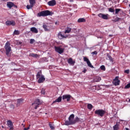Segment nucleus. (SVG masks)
Returning <instances> with one entry per match:
<instances>
[{"mask_svg":"<svg viewBox=\"0 0 130 130\" xmlns=\"http://www.w3.org/2000/svg\"><path fill=\"white\" fill-rule=\"evenodd\" d=\"M75 115L74 114H71L69 117V121L67 120L65 122V125L69 126L75 124L77 122H80V118L78 117L74 119Z\"/></svg>","mask_w":130,"mask_h":130,"instance_id":"obj_1","label":"nucleus"},{"mask_svg":"<svg viewBox=\"0 0 130 130\" xmlns=\"http://www.w3.org/2000/svg\"><path fill=\"white\" fill-rule=\"evenodd\" d=\"M53 13L49 10L42 11L38 14V17L51 16Z\"/></svg>","mask_w":130,"mask_h":130,"instance_id":"obj_2","label":"nucleus"},{"mask_svg":"<svg viewBox=\"0 0 130 130\" xmlns=\"http://www.w3.org/2000/svg\"><path fill=\"white\" fill-rule=\"evenodd\" d=\"M106 111L103 109H99L94 111V114L99 117H103Z\"/></svg>","mask_w":130,"mask_h":130,"instance_id":"obj_3","label":"nucleus"},{"mask_svg":"<svg viewBox=\"0 0 130 130\" xmlns=\"http://www.w3.org/2000/svg\"><path fill=\"white\" fill-rule=\"evenodd\" d=\"M10 45H11V44L9 42H7L6 43L5 48V49H6L7 55H9V53L11 51V47H10Z\"/></svg>","mask_w":130,"mask_h":130,"instance_id":"obj_4","label":"nucleus"},{"mask_svg":"<svg viewBox=\"0 0 130 130\" xmlns=\"http://www.w3.org/2000/svg\"><path fill=\"white\" fill-rule=\"evenodd\" d=\"M41 104L40 100L39 99H36V101L32 104V106H34L35 109L37 110Z\"/></svg>","mask_w":130,"mask_h":130,"instance_id":"obj_5","label":"nucleus"},{"mask_svg":"<svg viewBox=\"0 0 130 130\" xmlns=\"http://www.w3.org/2000/svg\"><path fill=\"white\" fill-rule=\"evenodd\" d=\"M55 50L56 51V52H58V53H59V54H61V53H63V52H64V49L59 46H55Z\"/></svg>","mask_w":130,"mask_h":130,"instance_id":"obj_6","label":"nucleus"},{"mask_svg":"<svg viewBox=\"0 0 130 130\" xmlns=\"http://www.w3.org/2000/svg\"><path fill=\"white\" fill-rule=\"evenodd\" d=\"M29 1L30 5H28L26 6V8L28 10L32 9L34 7V5L36 4V2L35 1V0H29Z\"/></svg>","mask_w":130,"mask_h":130,"instance_id":"obj_7","label":"nucleus"},{"mask_svg":"<svg viewBox=\"0 0 130 130\" xmlns=\"http://www.w3.org/2000/svg\"><path fill=\"white\" fill-rule=\"evenodd\" d=\"M84 61H85L86 63H87V66H88L89 68H91V69H93L94 68L93 66L92 65V64L91 63L90 60L88 58H87L86 57H84Z\"/></svg>","mask_w":130,"mask_h":130,"instance_id":"obj_8","label":"nucleus"},{"mask_svg":"<svg viewBox=\"0 0 130 130\" xmlns=\"http://www.w3.org/2000/svg\"><path fill=\"white\" fill-rule=\"evenodd\" d=\"M7 125L9 127L10 130H14L13 123L11 120H9L7 121Z\"/></svg>","mask_w":130,"mask_h":130,"instance_id":"obj_9","label":"nucleus"},{"mask_svg":"<svg viewBox=\"0 0 130 130\" xmlns=\"http://www.w3.org/2000/svg\"><path fill=\"white\" fill-rule=\"evenodd\" d=\"M39 80L38 81V82L39 83V84H41V83H44V82H45L46 79L44 77V75H41V77L38 78Z\"/></svg>","mask_w":130,"mask_h":130,"instance_id":"obj_10","label":"nucleus"},{"mask_svg":"<svg viewBox=\"0 0 130 130\" xmlns=\"http://www.w3.org/2000/svg\"><path fill=\"white\" fill-rule=\"evenodd\" d=\"M6 24L8 26H10V25L14 26L16 24V23H15V22L13 20H12V21L8 20L6 22Z\"/></svg>","mask_w":130,"mask_h":130,"instance_id":"obj_11","label":"nucleus"},{"mask_svg":"<svg viewBox=\"0 0 130 130\" xmlns=\"http://www.w3.org/2000/svg\"><path fill=\"white\" fill-rule=\"evenodd\" d=\"M24 100L23 99H20L17 100L16 107H19L22 104Z\"/></svg>","mask_w":130,"mask_h":130,"instance_id":"obj_12","label":"nucleus"},{"mask_svg":"<svg viewBox=\"0 0 130 130\" xmlns=\"http://www.w3.org/2000/svg\"><path fill=\"white\" fill-rule=\"evenodd\" d=\"M99 17L104 19H106L107 20L108 19V14L105 15V14H103L102 13H100L98 15Z\"/></svg>","mask_w":130,"mask_h":130,"instance_id":"obj_13","label":"nucleus"},{"mask_svg":"<svg viewBox=\"0 0 130 130\" xmlns=\"http://www.w3.org/2000/svg\"><path fill=\"white\" fill-rule=\"evenodd\" d=\"M47 4L49 6H54L56 5V2L55 0H52L47 3Z\"/></svg>","mask_w":130,"mask_h":130,"instance_id":"obj_14","label":"nucleus"},{"mask_svg":"<svg viewBox=\"0 0 130 130\" xmlns=\"http://www.w3.org/2000/svg\"><path fill=\"white\" fill-rule=\"evenodd\" d=\"M71 99V95H63L62 96L63 100H65L67 99V102H69L70 101V99Z\"/></svg>","mask_w":130,"mask_h":130,"instance_id":"obj_15","label":"nucleus"},{"mask_svg":"<svg viewBox=\"0 0 130 130\" xmlns=\"http://www.w3.org/2000/svg\"><path fill=\"white\" fill-rule=\"evenodd\" d=\"M7 7L10 8L11 9L13 7H16L14 4L11 2H9L7 3Z\"/></svg>","mask_w":130,"mask_h":130,"instance_id":"obj_16","label":"nucleus"},{"mask_svg":"<svg viewBox=\"0 0 130 130\" xmlns=\"http://www.w3.org/2000/svg\"><path fill=\"white\" fill-rule=\"evenodd\" d=\"M68 63H69V64H71V66H74V64L75 63V61H74L73 60V58H70L68 60Z\"/></svg>","mask_w":130,"mask_h":130,"instance_id":"obj_17","label":"nucleus"},{"mask_svg":"<svg viewBox=\"0 0 130 130\" xmlns=\"http://www.w3.org/2000/svg\"><path fill=\"white\" fill-rule=\"evenodd\" d=\"M58 37L59 39L61 40L63 38H67V36H64L63 35H62L61 32H59L58 34Z\"/></svg>","mask_w":130,"mask_h":130,"instance_id":"obj_18","label":"nucleus"},{"mask_svg":"<svg viewBox=\"0 0 130 130\" xmlns=\"http://www.w3.org/2000/svg\"><path fill=\"white\" fill-rule=\"evenodd\" d=\"M61 100H62V96H59L55 101H53V104H55L56 103H60L61 102Z\"/></svg>","mask_w":130,"mask_h":130,"instance_id":"obj_19","label":"nucleus"},{"mask_svg":"<svg viewBox=\"0 0 130 130\" xmlns=\"http://www.w3.org/2000/svg\"><path fill=\"white\" fill-rule=\"evenodd\" d=\"M107 59H109L110 61L113 62L114 61L113 59L109 54H107Z\"/></svg>","mask_w":130,"mask_h":130,"instance_id":"obj_20","label":"nucleus"},{"mask_svg":"<svg viewBox=\"0 0 130 130\" xmlns=\"http://www.w3.org/2000/svg\"><path fill=\"white\" fill-rule=\"evenodd\" d=\"M120 80H116V81H113V84L115 85V86H117L120 85Z\"/></svg>","mask_w":130,"mask_h":130,"instance_id":"obj_21","label":"nucleus"},{"mask_svg":"<svg viewBox=\"0 0 130 130\" xmlns=\"http://www.w3.org/2000/svg\"><path fill=\"white\" fill-rule=\"evenodd\" d=\"M29 56H31L32 57H36L37 58V57H39L40 55H38L37 54L31 53L29 54Z\"/></svg>","mask_w":130,"mask_h":130,"instance_id":"obj_22","label":"nucleus"},{"mask_svg":"<svg viewBox=\"0 0 130 130\" xmlns=\"http://www.w3.org/2000/svg\"><path fill=\"white\" fill-rule=\"evenodd\" d=\"M71 30H72L71 28H70L69 27H67L64 31V33L65 34H69L71 31Z\"/></svg>","mask_w":130,"mask_h":130,"instance_id":"obj_23","label":"nucleus"},{"mask_svg":"<svg viewBox=\"0 0 130 130\" xmlns=\"http://www.w3.org/2000/svg\"><path fill=\"white\" fill-rule=\"evenodd\" d=\"M30 30L32 32H35L36 34H37L38 32V29L36 27H31L30 28Z\"/></svg>","mask_w":130,"mask_h":130,"instance_id":"obj_24","label":"nucleus"},{"mask_svg":"<svg viewBox=\"0 0 130 130\" xmlns=\"http://www.w3.org/2000/svg\"><path fill=\"white\" fill-rule=\"evenodd\" d=\"M100 81H101V77H99V76H96L94 78V82H100Z\"/></svg>","mask_w":130,"mask_h":130,"instance_id":"obj_25","label":"nucleus"},{"mask_svg":"<svg viewBox=\"0 0 130 130\" xmlns=\"http://www.w3.org/2000/svg\"><path fill=\"white\" fill-rule=\"evenodd\" d=\"M113 130H119V124L118 123H116V125L113 126Z\"/></svg>","mask_w":130,"mask_h":130,"instance_id":"obj_26","label":"nucleus"},{"mask_svg":"<svg viewBox=\"0 0 130 130\" xmlns=\"http://www.w3.org/2000/svg\"><path fill=\"white\" fill-rule=\"evenodd\" d=\"M41 75H42V72L41 71L39 72L36 75V78L39 79V78L41 77L42 76Z\"/></svg>","mask_w":130,"mask_h":130,"instance_id":"obj_27","label":"nucleus"},{"mask_svg":"<svg viewBox=\"0 0 130 130\" xmlns=\"http://www.w3.org/2000/svg\"><path fill=\"white\" fill-rule=\"evenodd\" d=\"M78 22L79 23L85 22H86V20L84 18H80V19H78Z\"/></svg>","mask_w":130,"mask_h":130,"instance_id":"obj_28","label":"nucleus"},{"mask_svg":"<svg viewBox=\"0 0 130 130\" xmlns=\"http://www.w3.org/2000/svg\"><path fill=\"white\" fill-rule=\"evenodd\" d=\"M92 108H93V106L92 105V104H87V109H88V110H92Z\"/></svg>","mask_w":130,"mask_h":130,"instance_id":"obj_29","label":"nucleus"},{"mask_svg":"<svg viewBox=\"0 0 130 130\" xmlns=\"http://www.w3.org/2000/svg\"><path fill=\"white\" fill-rule=\"evenodd\" d=\"M43 27L45 31H48L49 29L47 28V26L46 24H43Z\"/></svg>","mask_w":130,"mask_h":130,"instance_id":"obj_30","label":"nucleus"},{"mask_svg":"<svg viewBox=\"0 0 130 130\" xmlns=\"http://www.w3.org/2000/svg\"><path fill=\"white\" fill-rule=\"evenodd\" d=\"M116 14H118V13L121 11V9H116L115 10Z\"/></svg>","mask_w":130,"mask_h":130,"instance_id":"obj_31","label":"nucleus"},{"mask_svg":"<svg viewBox=\"0 0 130 130\" xmlns=\"http://www.w3.org/2000/svg\"><path fill=\"white\" fill-rule=\"evenodd\" d=\"M14 34L15 35H19L20 34V31L19 30H15L14 32Z\"/></svg>","mask_w":130,"mask_h":130,"instance_id":"obj_32","label":"nucleus"},{"mask_svg":"<svg viewBox=\"0 0 130 130\" xmlns=\"http://www.w3.org/2000/svg\"><path fill=\"white\" fill-rule=\"evenodd\" d=\"M42 94L45 95L46 93V91L45 88H42L41 90Z\"/></svg>","mask_w":130,"mask_h":130,"instance_id":"obj_33","label":"nucleus"},{"mask_svg":"<svg viewBox=\"0 0 130 130\" xmlns=\"http://www.w3.org/2000/svg\"><path fill=\"white\" fill-rule=\"evenodd\" d=\"M101 70L102 71H106V67L104 65H102L101 67Z\"/></svg>","mask_w":130,"mask_h":130,"instance_id":"obj_34","label":"nucleus"},{"mask_svg":"<svg viewBox=\"0 0 130 130\" xmlns=\"http://www.w3.org/2000/svg\"><path fill=\"white\" fill-rule=\"evenodd\" d=\"M114 11H115L114 9H113L112 8H109V12L113 13V12H114Z\"/></svg>","mask_w":130,"mask_h":130,"instance_id":"obj_35","label":"nucleus"},{"mask_svg":"<svg viewBox=\"0 0 130 130\" xmlns=\"http://www.w3.org/2000/svg\"><path fill=\"white\" fill-rule=\"evenodd\" d=\"M94 88H95V90H99L100 89V87L99 85L94 86Z\"/></svg>","mask_w":130,"mask_h":130,"instance_id":"obj_36","label":"nucleus"},{"mask_svg":"<svg viewBox=\"0 0 130 130\" xmlns=\"http://www.w3.org/2000/svg\"><path fill=\"white\" fill-rule=\"evenodd\" d=\"M129 88H130V83L126 84V85H125V89H129Z\"/></svg>","mask_w":130,"mask_h":130,"instance_id":"obj_37","label":"nucleus"},{"mask_svg":"<svg viewBox=\"0 0 130 130\" xmlns=\"http://www.w3.org/2000/svg\"><path fill=\"white\" fill-rule=\"evenodd\" d=\"M49 126L51 129H54V127L51 123H49Z\"/></svg>","mask_w":130,"mask_h":130,"instance_id":"obj_38","label":"nucleus"},{"mask_svg":"<svg viewBox=\"0 0 130 130\" xmlns=\"http://www.w3.org/2000/svg\"><path fill=\"white\" fill-rule=\"evenodd\" d=\"M113 81H119V77L116 76V77H115V79H114V80Z\"/></svg>","mask_w":130,"mask_h":130,"instance_id":"obj_39","label":"nucleus"},{"mask_svg":"<svg viewBox=\"0 0 130 130\" xmlns=\"http://www.w3.org/2000/svg\"><path fill=\"white\" fill-rule=\"evenodd\" d=\"M120 18L117 17L116 19H114V21L115 22H117L119 21Z\"/></svg>","mask_w":130,"mask_h":130,"instance_id":"obj_40","label":"nucleus"},{"mask_svg":"<svg viewBox=\"0 0 130 130\" xmlns=\"http://www.w3.org/2000/svg\"><path fill=\"white\" fill-rule=\"evenodd\" d=\"M35 42V40H34V39H31L30 40V44H33L34 42Z\"/></svg>","mask_w":130,"mask_h":130,"instance_id":"obj_41","label":"nucleus"},{"mask_svg":"<svg viewBox=\"0 0 130 130\" xmlns=\"http://www.w3.org/2000/svg\"><path fill=\"white\" fill-rule=\"evenodd\" d=\"M124 73L125 74H129V70H126L124 71Z\"/></svg>","mask_w":130,"mask_h":130,"instance_id":"obj_42","label":"nucleus"},{"mask_svg":"<svg viewBox=\"0 0 130 130\" xmlns=\"http://www.w3.org/2000/svg\"><path fill=\"white\" fill-rule=\"evenodd\" d=\"M91 54H95V55H96L98 54V52L96 51H94L91 52Z\"/></svg>","mask_w":130,"mask_h":130,"instance_id":"obj_43","label":"nucleus"},{"mask_svg":"<svg viewBox=\"0 0 130 130\" xmlns=\"http://www.w3.org/2000/svg\"><path fill=\"white\" fill-rule=\"evenodd\" d=\"M10 107H11L13 110H14V108H15L14 105H11L10 106Z\"/></svg>","mask_w":130,"mask_h":130,"instance_id":"obj_44","label":"nucleus"},{"mask_svg":"<svg viewBox=\"0 0 130 130\" xmlns=\"http://www.w3.org/2000/svg\"><path fill=\"white\" fill-rule=\"evenodd\" d=\"M30 129L29 127H27V128L26 127H25L24 128V130H29Z\"/></svg>","mask_w":130,"mask_h":130,"instance_id":"obj_45","label":"nucleus"},{"mask_svg":"<svg viewBox=\"0 0 130 130\" xmlns=\"http://www.w3.org/2000/svg\"><path fill=\"white\" fill-rule=\"evenodd\" d=\"M86 72H87V70L86 69H84V70L83 71V73H84V74H85Z\"/></svg>","mask_w":130,"mask_h":130,"instance_id":"obj_46","label":"nucleus"},{"mask_svg":"<svg viewBox=\"0 0 130 130\" xmlns=\"http://www.w3.org/2000/svg\"><path fill=\"white\" fill-rule=\"evenodd\" d=\"M125 130H130L128 128H127V127H125Z\"/></svg>","mask_w":130,"mask_h":130,"instance_id":"obj_47","label":"nucleus"},{"mask_svg":"<svg viewBox=\"0 0 130 130\" xmlns=\"http://www.w3.org/2000/svg\"><path fill=\"white\" fill-rule=\"evenodd\" d=\"M0 1H4V2H7V1H8V0H0Z\"/></svg>","mask_w":130,"mask_h":130,"instance_id":"obj_48","label":"nucleus"},{"mask_svg":"<svg viewBox=\"0 0 130 130\" xmlns=\"http://www.w3.org/2000/svg\"><path fill=\"white\" fill-rule=\"evenodd\" d=\"M2 128H4V126L3 125L2 126Z\"/></svg>","mask_w":130,"mask_h":130,"instance_id":"obj_49","label":"nucleus"},{"mask_svg":"<svg viewBox=\"0 0 130 130\" xmlns=\"http://www.w3.org/2000/svg\"><path fill=\"white\" fill-rule=\"evenodd\" d=\"M129 31L130 32V26L129 27Z\"/></svg>","mask_w":130,"mask_h":130,"instance_id":"obj_50","label":"nucleus"},{"mask_svg":"<svg viewBox=\"0 0 130 130\" xmlns=\"http://www.w3.org/2000/svg\"><path fill=\"white\" fill-rule=\"evenodd\" d=\"M129 14H130V10H129Z\"/></svg>","mask_w":130,"mask_h":130,"instance_id":"obj_51","label":"nucleus"},{"mask_svg":"<svg viewBox=\"0 0 130 130\" xmlns=\"http://www.w3.org/2000/svg\"><path fill=\"white\" fill-rule=\"evenodd\" d=\"M55 24H57V22H56Z\"/></svg>","mask_w":130,"mask_h":130,"instance_id":"obj_52","label":"nucleus"},{"mask_svg":"<svg viewBox=\"0 0 130 130\" xmlns=\"http://www.w3.org/2000/svg\"><path fill=\"white\" fill-rule=\"evenodd\" d=\"M129 7L130 8V4L128 5Z\"/></svg>","mask_w":130,"mask_h":130,"instance_id":"obj_53","label":"nucleus"},{"mask_svg":"<svg viewBox=\"0 0 130 130\" xmlns=\"http://www.w3.org/2000/svg\"><path fill=\"white\" fill-rule=\"evenodd\" d=\"M129 102H130V99H129Z\"/></svg>","mask_w":130,"mask_h":130,"instance_id":"obj_54","label":"nucleus"},{"mask_svg":"<svg viewBox=\"0 0 130 130\" xmlns=\"http://www.w3.org/2000/svg\"><path fill=\"white\" fill-rule=\"evenodd\" d=\"M35 2H36V0H35Z\"/></svg>","mask_w":130,"mask_h":130,"instance_id":"obj_55","label":"nucleus"},{"mask_svg":"<svg viewBox=\"0 0 130 130\" xmlns=\"http://www.w3.org/2000/svg\"><path fill=\"white\" fill-rule=\"evenodd\" d=\"M12 1H13V0H11Z\"/></svg>","mask_w":130,"mask_h":130,"instance_id":"obj_56","label":"nucleus"},{"mask_svg":"<svg viewBox=\"0 0 130 130\" xmlns=\"http://www.w3.org/2000/svg\"><path fill=\"white\" fill-rule=\"evenodd\" d=\"M129 130H130V128H129Z\"/></svg>","mask_w":130,"mask_h":130,"instance_id":"obj_57","label":"nucleus"}]
</instances>
